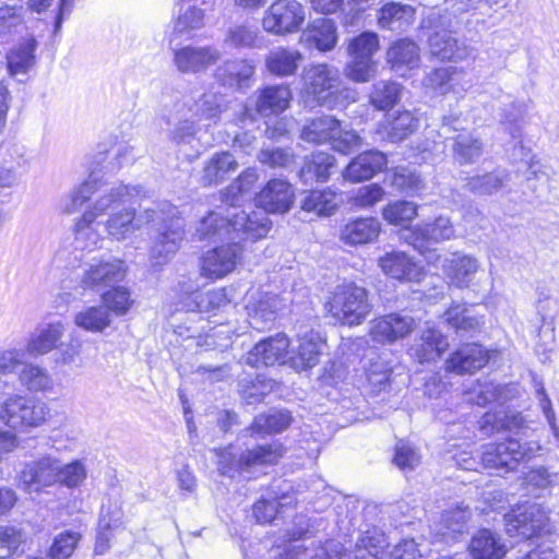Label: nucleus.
<instances>
[{"label": "nucleus", "mask_w": 559, "mask_h": 559, "mask_svg": "<svg viewBox=\"0 0 559 559\" xmlns=\"http://www.w3.org/2000/svg\"><path fill=\"white\" fill-rule=\"evenodd\" d=\"M127 187L134 191L124 202L108 210V217L104 223L107 235L112 240L123 241L144 225L156 222L157 234L150 247V258L156 264H164L179 250L185 239L183 219L178 215L177 209L168 203H163L158 210L146 209L139 215L135 209L130 206L117 211L119 206L124 205L141 192L139 187Z\"/></svg>", "instance_id": "obj_1"}, {"label": "nucleus", "mask_w": 559, "mask_h": 559, "mask_svg": "<svg viewBox=\"0 0 559 559\" xmlns=\"http://www.w3.org/2000/svg\"><path fill=\"white\" fill-rule=\"evenodd\" d=\"M133 191L122 183L107 186L98 185L95 180L84 181L71 191L61 203V211L68 215L79 211L97 193L95 201L75 219L73 233L76 249L91 251L100 246L103 237L97 217L124 202Z\"/></svg>", "instance_id": "obj_2"}, {"label": "nucleus", "mask_w": 559, "mask_h": 559, "mask_svg": "<svg viewBox=\"0 0 559 559\" xmlns=\"http://www.w3.org/2000/svg\"><path fill=\"white\" fill-rule=\"evenodd\" d=\"M50 417L47 403L21 393L0 397V423L12 431L28 432L45 425Z\"/></svg>", "instance_id": "obj_3"}, {"label": "nucleus", "mask_w": 559, "mask_h": 559, "mask_svg": "<svg viewBox=\"0 0 559 559\" xmlns=\"http://www.w3.org/2000/svg\"><path fill=\"white\" fill-rule=\"evenodd\" d=\"M218 471L222 475L235 477L241 472L253 467L276 464L284 455L285 448L278 441L247 448L240 453L234 452L233 447L215 450Z\"/></svg>", "instance_id": "obj_4"}, {"label": "nucleus", "mask_w": 559, "mask_h": 559, "mask_svg": "<svg viewBox=\"0 0 559 559\" xmlns=\"http://www.w3.org/2000/svg\"><path fill=\"white\" fill-rule=\"evenodd\" d=\"M423 27L428 29L427 45L431 57L442 62L459 63L467 60L475 49L460 39L450 28V21L433 13Z\"/></svg>", "instance_id": "obj_5"}, {"label": "nucleus", "mask_w": 559, "mask_h": 559, "mask_svg": "<svg viewBox=\"0 0 559 559\" xmlns=\"http://www.w3.org/2000/svg\"><path fill=\"white\" fill-rule=\"evenodd\" d=\"M328 312L341 324H361L372 311L369 292L354 282L335 287L326 304Z\"/></svg>", "instance_id": "obj_6"}, {"label": "nucleus", "mask_w": 559, "mask_h": 559, "mask_svg": "<svg viewBox=\"0 0 559 559\" xmlns=\"http://www.w3.org/2000/svg\"><path fill=\"white\" fill-rule=\"evenodd\" d=\"M543 447L538 440L521 441L519 438H509L498 443H488L483 447L481 465L485 468L502 471L504 473L515 471L521 463L536 457Z\"/></svg>", "instance_id": "obj_7"}, {"label": "nucleus", "mask_w": 559, "mask_h": 559, "mask_svg": "<svg viewBox=\"0 0 559 559\" xmlns=\"http://www.w3.org/2000/svg\"><path fill=\"white\" fill-rule=\"evenodd\" d=\"M305 91L313 96L321 106L330 108L338 105L340 97H347L348 88H341L340 72L335 67L326 63L310 66L304 72Z\"/></svg>", "instance_id": "obj_8"}, {"label": "nucleus", "mask_w": 559, "mask_h": 559, "mask_svg": "<svg viewBox=\"0 0 559 559\" xmlns=\"http://www.w3.org/2000/svg\"><path fill=\"white\" fill-rule=\"evenodd\" d=\"M306 20V8L297 0H276L264 12L261 26L275 36L298 33Z\"/></svg>", "instance_id": "obj_9"}, {"label": "nucleus", "mask_w": 559, "mask_h": 559, "mask_svg": "<svg viewBox=\"0 0 559 559\" xmlns=\"http://www.w3.org/2000/svg\"><path fill=\"white\" fill-rule=\"evenodd\" d=\"M455 237V229L450 218L439 216L432 223L417 225L403 231V238L421 254L427 253V261L436 264L440 255L430 250V246Z\"/></svg>", "instance_id": "obj_10"}, {"label": "nucleus", "mask_w": 559, "mask_h": 559, "mask_svg": "<svg viewBox=\"0 0 559 559\" xmlns=\"http://www.w3.org/2000/svg\"><path fill=\"white\" fill-rule=\"evenodd\" d=\"M549 523V510L539 503L518 506L504 515L506 531L510 536L531 538Z\"/></svg>", "instance_id": "obj_11"}, {"label": "nucleus", "mask_w": 559, "mask_h": 559, "mask_svg": "<svg viewBox=\"0 0 559 559\" xmlns=\"http://www.w3.org/2000/svg\"><path fill=\"white\" fill-rule=\"evenodd\" d=\"M242 255L243 248L237 241L210 249L200 259V274L211 281L224 278L236 270Z\"/></svg>", "instance_id": "obj_12"}, {"label": "nucleus", "mask_w": 559, "mask_h": 559, "mask_svg": "<svg viewBox=\"0 0 559 559\" xmlns=\"http://www.w3.org/2000/svg\"><path fill=\"white\" fill-rule=\"evenodd\" d=\"M286 307V299L261 290L249 293L246 304L248 322L254 330L267 329L276 319L280 310Z\"/></svg>", "instance_id": "obj_13"}, {"label": "nucleus", "mask_w": 559, "mask_h": 559, "mask_svg": "<svg viewBox=\"0 0 559 559\" xmlns=\"http://www.w3.org/2000/svg\"><path fill=\"white\" fill-rule=\"evenodd\" d=\"M417 323L406 313L393 312L378 317L370 322L369 335L379 344H391L409 335Z\"/></svg>", "instance_id": "obj_14"}, {"label": "nucleus", "mask_w": 559, "mask_h": 559, "mask_svg": "<svg viewBox=\"0 0 559 559\" xmlns=\"http://www.w3.org/2000/svg\"><path fill=\"white\" fill-rule=\"evenodd\" d=\"M126 276V266L121 260L93 258L86 263L81 285L84 288L99 289L121 282Z\"/></svg>", "instance_id": "obj_15"}, {"label": "nucleus", "mask_w": 559, "mask_h": 559, "mask_svg": "<svg viewBox=\"0 0 559 559\" xmlns=\"http://www.w3.org/2000/svg\"><path fill=\"white\" fill-rule=\"evenodd\" d=\"M221 51L214 46L181 47L174 52V63L181 73H201L213 67L221 59Z\"/></svg>", "instance_id": "obj_16"}, {"label": "nucleus", "mask_w": 559, "mask_h": 559, "mask_svg": "<svg viewBox=\"0 0 559 559\" xmlns=\"http://www.w3.org/2000/svg\"><path fill=\"white\" fill-rule=\"evenodd\" d=\"M20 479L29 492L52 486L58 483V459L44 455L36 461L26 463L20 473Z\"/></svg>", "instance_id": "obj_17"}, {"label": "nucleus", "mask_w": 559, "mask_h": 559, "mask_svg": "<svg viewBox=\"0 0 559 559\" xmlns=\"http://www.w3.org/2000/svg\"><path fill=\"white\" fill-rule=\"evenodd\" d=\"M439 261L449 284L459 288L468 287L480 266L475 257L459 251Z\"/></svg>", "instance_id": "obj_18"}, {"label": "nucleus", "mask_w": 559, "mask_h": 559, "mask_svg": "<svg viewBox=\"0 0 559 559\" xmlns=\"http://www.w3.org/2000/svg\"><path fill=\"white\" fill-rule=\"evenodd\" d=\"M464 71L456 67H440L430 71L423 80L425 88L438 95L455 94L462 96L469 87L463 80Z\"/></svg>", "instance_id": "obj_19"}, {"label": "nucleus", "mask_w": 559, "mask_h": 559, "mask_svg": "<svg viewBox=\"0 0 559 559\" xmlns=\"http://www.w3.org/2000/svg\"><path fill=\"white\" fill-rule=\"evenodd\" d=\"M293 200V187L284 179L270 180L255 198L258 206L269 213L289 211Z\"/></svg>", "instance_id": "obj_20"}, {"label": "nucleus", "mask_w": 559, "mask_h": 559, "mask_svg": "<svg viewBox=\"0 0 559 559\" xmlns=\"http://www.w3.org/2000/svg\"><path fill=\"white\" fill-rule=\"evenodd\" d=\"M289 341L285 334H277L258 343L247 355L246 362L252 367L273 366L284 362Z\"/></svg>", "instance_id": "obj_21"}, {"label": "nucleus", "mask_w": 559, "mask_h": 559, "mask_svg": "<svg viewBox=\"0 0 559 559\" xmlns=\"http://www.w3.org/2000/svg\"><path fill=\"white\" fill-rule=\"evenodd\" d=\"M379 266L388 276L405 282H420L424 267L404 252L393 251L380 258Z\"/></svg>", "instance_id": "obj_22"}, {"label": "nucleus", "mask_w": 559, "mask_h": 559, "mask_svg": "<svg viewBox=\"0 0 559 559\" xmlns=\"http://www.w3.org/2000/svg\"><path fill=\"white\" fill-rule=\"evenodd\" d=\"M386 156L379 151H367L353 158L343 170V178L352 183L373 178L386 166Z\"/></svg>", "instance_id": "obj_23"}, {"label": "nucleus", "mask_w": 559, "mask_h": 559, "mask_svg": "<svg viewBox=\"0 0 559 559\" xmlns=\"http://www.w3.org/2000/svg\"><path fill=\"white\" fill-rule=\"evenodd\" d=\"M265 211H253L250 214L238 211L229 217L231 233H237L245 239L258 240L267 235L271 222Z\"/></svg>", "instance_id": "obj_24"}, {"label": "nucleus", "mask_w": 559, "mask_h": 559, "mask_svg": "<svg viewBox=\"0 0 559 559\" xmlns=\"http://www.w3.org/2000/svg\"><path fill=\"white\" fill-rule=\"evenodd\" d=\"M323 342L320 334L313 330L306 331L297 336V345L292 349L289 357L292 366L299 370L314 367L319 362Z\"/></svg>", "instance_id": "obj_25"}, {"label": "nucleus", "mask_w": 559, "mask_h": 559, "mask_svg": "<svg viewBox=\"0 0 559 559\" xmlns=\"http://www.w3.org/2000/svg\"><path fill=\"white\" fill-rule=\"evenodd\" d=\"M489 359L488 352L477 344H467L451 354L445 369L457 374L473 373L483 368Z\"/></svg>", "instance_id": "obj_26"}, {"label": "nucleus", "mask_w": 559, "mask_h": 559, "mask_svg": "<svg viewBox=\"0 0 559 559\" xmlns=\"http://www.w3.org/2000/svg\"><path fill=\"white\" fill-rule=\"evenodd\" d=\"M64 333L66 326L62 322H49L31 335L25 352L34 358L47 355L58 347Z\"/></svg>", "instance_id": "obj_27"}, {"label": "nucleus", "mask_w": 559, "mask_h": 559, "mask_svg": "<svg viewBox=\"0 0 559 559\" xmlns=\"http://www.w3.org/2000/svg\"><path fill=\"white\" fill-rule=\"evenodd\" d=\"M335 23L325 17L314 20L301 34L300 40L320 51H330L337 44Z\"/></svg>", "instance_id": "obj_28"}, {"label": "nucleus", "mask_w": 559, "mask_h": 559, "mask_svg": "<svg viewBox=\"0 0 559 559\" xmlns=\"http://www.w3.org/2000/svg\"><path fill=\"white\" fill-rule=\"evenodd\" d=\"M381 224L374 217H359L348 221L340 231V239L350 246L365 245L376 240Z\"/></svg>", "instance_id": "obj_29"}, {"label": "nucleus", "mask_w": 559, "mask_h": 559, "mask_svg": "<svg viewBox=\"0 0 559 559\" xmlns=\"http://www.w3.org/2000/svg\"><path fill=\"white\" fill-rule=\"evenodd\" d=\"M302 59L296 49L276 47L266 55L264 63L270 74L283 78L294 75Z\"/></svg>", "instance_id": "obj_30"}, {"label": "nucleus", "mask_w": 559, "mask_h": 559, "mask_svg": "<svg viewBox=\"0 0 559 559\" xmlns=\"http://www.w3.org/2000/svg\"><path fill=\"white\" fill-rule=\"evenodd\" d=\"M507 550L500 536L487 528L478 531L469 543L473 559H502Z\"/></svg>", "instance_id": "obj_31"}, {"label": "nucleus", "mask_w": 559, "mask_h": 559, "mask_svg": "<svg viewBox=\"0 0 559 559\" xmlns=\"http://www.w3.org/2000/svg\"><path fill=\"white\" fill-rule=\"evenodd\" d=\"M179 292L181 294L179 300L180 310L185 311H209L222 299L223 294L216 290L206 293H198L197 287L192 284L179 283Z\"/></svg>", "instance_id": "obj_32"}, {"label": "nucleus", "mask_w": 559, "mask_h": 559, "mask_svg": "<svg viewBox=\"0 0 559 559\" xmlns=\"http://www.w3.org/2000/svg\"><path fill=\"white\" fill-rule=\"evenodd\" d=\"M386 61L396 72L415 69L420 62L419 47L413 40L400 39L388 49Z\"/></svg>", "instance_id": "obj_33"}, {"label": "nucleus", "mask_w": 559, "mask_h": 559, "mask_svg": "<svg viewBox=\"0 0 559 559\" xmlns=\"http://www.w3.org/2000/svg\"><path fill=\"white\" fill-rule=\"evenodd\" d=\"M338 132L340 120L326 115L307 121L301 130V139L313 144H331Z\"/></svg>", "instance_id": "obj_34"}, {"label": "nucleus", "mask_w": 559, "mask_h": 559, "mask_svg": "<svg viewBox=\"0 0 559 559\" xmlns=\"http://www.w3.org/2000/svg\"><path fill=\"white\" fill-rule=\"evenodd\" d=\"M20 384L31 393H46L53 389V379L49 371L37 364L24 362L17 372Z\"/></svg>", "instance_id": "obj_35"}, {"label": "nucleus", "mask_w": 559, "mask_h": 559, "mask_svg": "<svg viewBox=\"0 0 559 559\" xmlns=\"http://www.w3.org/2000/svg\"><path fill=\"white\" fill-rule=\"evenodd\" d=\"M415 9L408 4L389 2L377 13L379 27L383 29H401L414 22Z\"/></svg>", "instance_id": "obj_36"}, {"label": "nucleus", "mask_w": 559, "mask_h": 559, "mask_svg": "<svg viewBox=\"0 0 559 559\" xmlns=\"http://www.w3.org/2000/svg\"><path fill=\"white\" fill-rule=\"evenodd\" d=\"M335 167V158L326 152L312 153L305 157L299 177L305 183L326 181L330 170Z\"/></svg>", "instance_id": "obj_37"}, {"label": "nucleus", "mask_w": 559, "mask_h": 559, "mask_svg": "<svg viewBox=\"0 0 559 559\" xmlns=\"http://www.w3.org/2000/svg\"><path fill=\"white\" fill-rule=\"evenodd\" d=\"M448 324L459 334H473L484 325L483 317L465 305L455 304L444 312Z\"/></svg>", "instance_id": "obj_38"}, {"label": "nucleus", "mask_w": 559, "mask_h": 559, "mask_svg": "<svg viewBox=\"0 0 559 559\" xmlns=\"http://www.w3.org/2000/svg\"><path fill=\"white\" fill-rule=\"evenodd\" d=\"M341 197L331 189L309 191L301 201V209L318 216H331L338 209Z\"/></svg>", "instance_id": "obj_39"}, {"label": "nucleus", "mask_w": 559, "mask_h": 559, "mask_svg": "<svg viewBox=\"0 0 559 559\" xmlns=\"http://www.w3.org/2000/svg\"><path fill=\"white\" fill-rule=\"evenodd\" d=\"M290 99L292 92L288 86H267L257 100V110L263 116L280 114L288 108Z\"/></svg>", "instance_id": "obj_40"}, {"label": "nucleus", "mask_w": 559, "mask_h": 559, "mask_svg": "<svg viewBox=\"0 0 559 559\" xmlns=\"http://www.w3.org/2000/svg\"><path fill=\"white\" fill-rule=\"evenodd\" d=\"M464 394L467 402L479 406H485L492 402H503L508 399L507 388L496 384L487 378L474 382Z\"/></svg>", "instance_id": "obj_41"}, {"label": "nucleus", "mask_w": 559, "mask_h": 559, "mask_svg": "<svg viewBox=\"0 0 559 559\" xmlns=\"http://www.w3.org/2000/svg\"><path fill=\"white\" fill-rule=\"evenodd\" d=\"M447 337L435 329L424 331L420 343L413 347L414 356L420 361H432L441 357L448 349Z\"/></svg>", "instance_id": "obj_42"}, {"label": "nucleus", "mask_w": 559, "mask_h": 559, "mask_svg": "<svg viewBox=\"0 0 559 559\" xmlns=\"http://www.w3.org/2000/svg\"><path fill=\"white\" fill-rule=\"evenodd\" d=\"M36 46V40L28 37L8 52L7 64L12 75L24 74L35 64Z\"/></svg>", "instance_id": "obj_43"}, {"label": "nucleus", "mask_w": 559, "mask_h": 559, "mask_svg": "<svg viewBox=\"0 0 559 559\" xmlns=\"http://www.w3.org/2000/svg\"><path fill=\"white\" fill-rule=\"evenodd\" d=\"M472 513L468 508L456 506L445 510L441 519L435 524V532L442 538H454L456 534L462 533Z\"/></svg>", "instance_id": "obj_44"}, {"label": "nucleus", "mask_w": 559, "mask_h": 559, "mask_svg": "<svg viewBox=\"0 0 559 559\" xmlns=\"http://www.w3.org/2000/svg\"><path fill=\"white\" fill-rule=\"evenodd\" d=\"M237 167L238 163L229 152L214 154L204 166L202 182L204 186L218 183Z\"/></svg>", "instance_id": "obj_45"}, {"label": "nucleus", "mask_w": 559, "mask_h": 559, "mask_svg": "<svg viewBox=\"0 0 559 559\" xmlns=\"http://www.w3.org/2000/svg\"><path fill=\"white\" fill-rule=\"evenodd\" d=\"M74 324L87 332L102 333L110 326L111 314L103 305L86 307L75 313Z\"/></svg>", "instance_id": "obj_46"}, {"label": "nucleus", "mask_w": 559, "mask_h": 559, "mask_svg": "<svg viewBox=\"0 0 559 559\" xmlns=\"http://www.w3.org/2000/svg\"><path fill=\"white\" fill-rule=\"evenodd\" d=\"M382 127L386 139L391 142H399L412 134L418 127V120L411 111L397 112L394 117H386Z\"/></svg>", "instance_id": "obj_47"}, {"label": "nucleus", "mask_w": 559, "mask_h": 559, "mask_svg": "<svg viewBox=\"0 0 559 559\" xmlns=\"http://www.w3.org/2000/svg\"><path fill=\"white\" fill-rule=\"evenodd\" d=\"M527 106L526 104L513 100L501 109L500 123L504 131L513 139L522 136L523 127L526 123Z\"/></svg>", "instance_id": "obj_48"}, {"label": "nucleus", "mask_w": 559, "mask_h": 559, "mask_svg": "<svg viewBox=\"0 0 559 559\" xmlns=\"http://www.w3.org/2000/svg\"><path fill=\"white\" fill-rule=\"evenodd\" d=\"M403 87L394 81H379L373 84L369 95L370 104L379 110H389L402 97Z\"/></svg>", "instance_id": "obj_49"}, {"label": "nucleus", "mask_w": 559, "mask_h": 559, "mask_svg": "<svg viewBox=\"0 0 559 559\" xmlns=\"http://www.w3.org/2000/svg\"><path fill=\"white\" fill-rule=\"evenodd\" d=\"M82 534L73 530H64L56 534L47 550L49 559H69L74 554Z\"/></svg>", "instance_id": "obj_50"}, {"label": "nucleus", "mask_w": 559, "mask_h": 559, "mask_svg": "<svg viewBox=\"0 0 559 559\" xmlns=\"http://www.w3.org/2000/svg\"><path fill=\"white\" fill-rule=\"evenodd\" d=\"M292 423L287 411H272L254 418L250 430L252 433H277L285 430Z\"/></svg>", "instance_id": "obj_51"}, {"label": "nucleus", "mask_w": 559, "mask_h": 559, "mask_svg": "<svg viewBox=\"0 0 559 559\" xmlns=\"http://www.w3.org/2000/svg\"><path fill=\"white\" fill-rule=\"evenodd\" d=\"M231 227L229 225V217H224L219 213L211 212L207 216L202 218L194 233L198 240L212 239L216 236L230 235Z\"/></svg>", "instance_id": "obj_52"}, {"label": "nucleus", "mask_w": 559, "mask_h": 559, "mask_svg": "<svg viewBox=\"0 0 559 559\" xmlns=\"http://www.w3.org/2000/svg\"><path fill=\"white\" fill-rule=\"evenodd\" d=\"M507 176L500 171L473 176L467 179L466 189L478 195H490L498 192L504 185Z\"/></svg>", "instance_id": "obj_53"}, {"label": "nucleus", "mask_w": 559, "mask_h": 559, "mask_svg": "<svg viewBox=\"0 0 559 559\" xmlns=\"http://www.w3.org/2000/svg\"><path fill=\"white\" fill-rule=\"evenodd\" d=\"M483 154V142L480 139L469 134L457 135L453 145V156L459 164H472Z\"/></svg>", "instance_id": "obj_54"}, {"label": "nucleus", "mask_w": 559, "mask_h": 559, "mask_svg": "<svg viewBox=\"0 0 559 559\" xmlns=\"http://www.w3.org/2000/svg\"><path fill=\"white\" fill-rule=\"evenodd\" d=\"M102 302L109 313L120 317L128 313L134 301L127 287L117 286L102 295Z\"/></svg>", "instance_id": "obj_55"}, {"label": "nucleus", "mask_w": 559, "mask_h": 559, "mask_svg": "<svg viewBox=\"0 0 559 559\" xmlns=\"http://www.w3.org/2000/svg\"><path fill=\"white\" fill-rule=\"evenodd\" d=\"M391 371L389 364L381 358L370 361L366 370V380L370 393L378 394L389 386Z\"/></svg>", "instance_id": "obj_56"}, {"label": "nucleus", "mask_w": 559, "mask_h": 559, "mask_svg": "<svg viewBox=\"0 0 559 559\" xmlns=\"http://www.w3.org/2000/svg\"><path fill=\"white\" fill-rule=\"evenodd\" d=\"M204 10L195 5L182 4L175 21L174 29L179 34L199 29L204 25Z\"/></svg>", "instance_id": "obj_57"}, {"label": "nucleus", "mask_w": 559, "mask_h": 559, "mask_svg": "<svg viewBox=\"0 0 559 559\" xmlns=\"http://www.w3.org/2000/svg\"><path fill=\"white\" fill-rule=\"evenodd\" d=\"M26 542V533L16 526H0V559L11 558Z\"/></svg>", "instance_id": "obj_58"}, {"label": "nucleus", "mask_w": 559, "mask_h": 559, "mask_svg": "<svg viewBox=\"0 0 559 559\" xmlns=\"http://www.w3.org/2000/svg\"><path fill=\"white\" fill-rule=\"evenodd\" d=\"M352 60L344 68L345 76L356 83L369 82L377 74V63L372 59L350 56Z\"/></svg>", "instance_id": "obj_59"}, {"label": "nucleus", "mask_w": 559, "mask_h": 559, "mask_svg": "<svg viewBox=\"0 0 559 559\" xmlns=\"http://www.w3.org/2000/svg\"><path fill=\"white\" fill-rule=\"evenodd\" d=\"M379 47L378 35L373 32H364L349 41L347 51L349 56L372 59Z\"/></svg>", "instance_id": "obj_60"}, {"label": "nucleus", "mask_w": 559, "mask_h": 559, "mask_svg": "<svg viewBox=\"0 0 559 559\" xmlns=\"http://www.w3.org/2000/svg\"><path fill=\"white\" fill-rule=\"evenodd\" d=\"M383 218L393 225L413 221L417 216V205L408 201L389 203L382 211Z\"/></svg>", "instance_id": "obj_61"}, {"label": "nucleus", "mask_w": 559, "mask_h": 559, "mask_svg": "<svg viewBox=\"0 0 559 559\" xmlns=\"http://www.w3.org/2000/svg\"><path fill=\"white\" fill-rule=\"evenodd\" d=\"M87 471L85 464L75 460L68 464H62L58 459V483L69 487H79L86 478Z\"/></svg>", "instance_id": "obj_62"}, {"label": "nucleus", "mask_w": 559, "mask_h": 559, "mask_svg": "<svg viewBox=\"0 0 559 559\" xmlns=\"http://www.w3.org/2000/svg\"><path fill=\"white\" fill-rule=\"evenodd\" d=\"M259 38V32L247 24L231 25L225 36V44L233 47L252 48Z\"/></svg>", "instance_id": "obj_63"}, {"label": "nucleus", "mask_w": 559, "mask_h": 559, "mask_svg": "<svg viewBox=\"0 0 559 559\" xmlns=\"http://www.w3.org/2000/svg\"><path fill=\"white\" fill-rule=\"evenodd\" d=\"M223 96L204 93L194 104V115L200 120H214L222 112Z\"/></svg>", "instance_id": "obj_64"}]
</instances>
